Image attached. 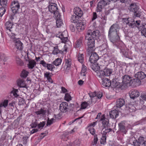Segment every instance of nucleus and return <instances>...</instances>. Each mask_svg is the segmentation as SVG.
Returning <instances> with one entry per match:
<instances>
[{
  "label": "nucleus",
  "instance_id": "obj_43",
  "mask_svg": "<svg viewBox=\"0 0 146 146\" xmlns=\"http://www.w3.org/2000/svg\"><path fill=\"white\" fill-rule=\"evenodd\" d=\"M1 6L6 8L7 4V0H0Z\"/></svg>",
  "mask_w": 146,
  "mask_h": 146
},
{
  "label": "nucleus",
  "instance_id": "obj_62",
  "mask_svg": "<svg viewBox=\"0 0 146 146\" xmlns=\"http://www.w3.org/2000/svg\"><path fill=\"white\" fill-rule=\"evenodd\" d=\"M97 123V121H96L95 122H93L92 123H91L89 124L88 126V127L89 128H94V127L96 124Z\"/></svg>",
  "mask_w": 146,
  "mask_h": 146
},
{
  "label": "nucleus",
  "instance_id": "obj_15",
  "mask_svg": "<svg viewBox=\"0 0 146 146\" xmlns=\"http://www.w3.org/2000/svg\"><path fill=\"white\" fill-rule=\"evenodd\" d=\"M146 75L144 72L142 71H140L137 72L135 74V77L136 78L142 80L145 78Z\"/></svg>",
  "mask_w": 146,
  "mask_h": 146
},
{
  "label": "nucleus",
  "instance_id": "obj_27",
  "mask_svg": "<svg viewBox=\"0 0 146 146\" xmlns=\"http://www.w3.org/2000/svg\"><path fill=\"white\" fill-rule=\"evenodd\" d=\"M140 79L138 78L134 79H132L131 80V85L133 84L135 86H137L140 85L141 84Z\"/></svg>",
  "mask_w": 146,
  "mask_h": 146
},
{
  "label": "nucleus",
  "instance_id": "obj_42",
  "mask_svg": "<svg viewBox=\"0 0 146 146\" xmlns=\"http://www.w3.org/2000/svg\"><path fill=\"white\" fill-rule=\"evenodd\" d=\"M101 18L102 20V23L104 24H106L107 19V17L104 13L102 14L101 15Z\"/></svg>",
  "mask_w": 146,
  "mask_h": 146
},
{
  "label": "nucleus",
  "instance_id": "obj_25",
  "mask_svg": "<svg viewBox=\"0 0 146 146\" xmlns=\"http://www.w3.org/2000/svg\"><path fill=\"white\" fill-rule=\"evenodd\" d=\"M18 86L20 87L27 88L25 82L23 80H19L17 82Z\"/></svg>",
  "mask_w": 146,
  "mask_h": 146
},
{
  "label": "nucleus",
  "instance_id": "obj_38",
  "mask_svg": "<svg viewBox=\"0 0 146 146\" xmlns=\"http://www.w3.org/2000/svg\"><path fill=\"white\" fill-rule=\"evenodd\" d=\"M127 108V110L131 112H133L135 111V108L134 106L132 104H129Z\"/></svg>",
  "mask_w": 146,
  "mask_h": 146
},
{
  "label": "nucleus",
  "instance_id": "obj_37",
  "mask_svg": "<svg viewBox=\"0 0 146 146\" xmlns=\"http://www.w3.org/2000/svg\"><path fill=\"white\" fill-rule=\"evenodd\" d=\"M87 70V67L84 65H82L81 74L82 76H85L86 75V72Z\"/></svg>",
  "mask_w": 146,
  "mask_h": 146
},
{
  "label": "nucleus",
  "instance_id": "obj_30",
  "mask_svg": "<svg viewBox=\"0 0 146 146\" xmlns=\"http://www.w3.org/2000/svg\"><path fill=\"white\" fill-rule=\"evenodd\" d=\"M56 19V25L58 27H60L63 24V22L61 19L60 16L59 18H58L56 16H55Z\"/></svg>",
  "mask_w": 146,
  "mask_h": 146
},
{
  "label": "nucleus",
  "instance_id": "obj_35",
  "mask_svg": "<svg viewBox=\"0 0 146 146\" xmlns=\"http://www.w3.org/2000/svg\"><path fill=\"white\" fill-rule=\"evenodd\" d=\"M62 60L60 58L56 59L53 62V64L56 66H59Z\"/></svg>",
  "mask_w": 146,
  "mask_h": 146
},
{
  "label": "nucleus",
  "instance_id": "obj_8",
  "mask_svg": "<svg viewBox=\"0 0 146 146\" xmlns=\"http://www.w3.org/2000/svg\"><path fill=\"white\" fill-rule=\"evenodd\" d=\"M66 32H64L62 33H60L59 34L57 35L56 36L60 39L62 42L63 43H65L68 40V37L65 34H67Z\"/></svg>",
  "mask_w": 146,
  "mask_h": 146
},
{
  "label": "nucleus",
  "instance_id": "obj_10",
  "mask_svg": "<svg viewBox=\"0 0 146 146\" xmlns=\"http://www.w3.org/2000/svg\"><path fill=\"white\" fill-rule=\"evenodd\" d=\"M111 85L110 86L112 88H117L123 89L121 83H120L116 81L115 80H113L111 82Z\"/></svg>",
  "mask_w": 146,
  "mask_h": 146
},
{
  "label": "nucleus",
  "instance_id": "obj_47",
  "mask_svg": "<svg viewBox=\"0 0 146 146\" xmlns=\"http://www.w3.org/2000/svg\"><path fill=\"white\" fill-rule=\"evenodd\" d=\"M46 68L47 69L49 70H50L51 71H53V69L55 68V67L54 65L51 64H48L46 66Z\"/></svg>",
  "mask_w": 146,
  "mask_h": 146
},
{
  "label": "nucleus",
  "instance_id": "obj_17",
  "mask_svg": "<svg viewBox=\"0 0 146 146\" xmlns=\"http://www.w3.org/2000/svg\"><path fill=\"white\" fill-rule=\"evenodd\" d=\"M139 28V29L141 30V35L146 37V24H143Z\"/></svg>",
  "mask_w": 146,
  "mask_h": 146
},
{
  "label": "nucleus",
  "instance_id": "obj_5",
  "mask_svg": "<svg viewBox=\"0 0 146 146\" xmlns=\"http://www.w3.org/2000/svg\"><path fill=\"white\" fill-rule=\"evenodd\" d=\"M20 7L19 3L17 0H14L12 1L11 5V8L13 13L14 14L16 13Z\"/></svg>",
  "mask_w": 146,
  "mask_h": 146
},
{
  "label": "nucleus",
  "instance_id": "obj_61",
  "mask_svg": "<svg viewBox=\"0 0 146 146\" xmlns=\"http://www.w3.org/2000/svg\"><path fill=\"white\" fill-rule=\"evenodd\" d=\"M51 73L49 72H46V73L44 74V76L45 78H46L47 79L51 77Z\"/></svg>",
  "mask_w": 146,
  "mask_h": 146
},
{
  "label": "nucleus",
  "instance_id": "obj_33",
  "mask_svg": "<svg viewBox=\"0 0 146 146\" xmlns=\"http://www.w3.org/2000/svg\"><path fill=\"white\" fill-rule=\"evenodd\" d=\"M78 61L81 63H82L84 60V55L83 54L79 53L77 56Z\"/></svg>",
  "mask_w": 146,
  "mask_h": 146
},
{
  "label": "nucleus",
  "instance_id": "obj_63",
  "mask_svg": "<svg viewBox=\"0 0 146 146\" xmlns=\"http://www.w3.org/2000/svg\"><path fill=\"white\" fill-rule=\"evenodd\" d=\"M38 124L36 122H33L30 125V126L32 128H35L37 126Z\"/></svg>",
  "mask_w": 146,
  "mask_h": 146
},
{
  "label": "nucleus",
  "instance_id": "obj_24",
  "mask_svg": "<svg viewBox=\"0 0 146 146\" xmlns=\"http://www.w3.org/2000/svg\"><path fill=\"white\" fill-rule=\"evenodd\" d=\"M130 10L131 11H132L135 13V11L138 10L139 8L138 6L136 5L135 4H132L130 6Z\"/></svg>",
  "mask_w": 146,
  "mask_h": 146
},
{
  "label": "nucleus",
  "instance_id": "obj_14",
  "mask_svg": "<svg viewBox=\"0 0 146 146\" xmlns=\"http://www.w3.org/2000/svg\"><path fill=\"white\" fill-rule=\"evenodd\" d=\"M102 80V84L104 87H109L111 85V82L110 80L107 78H104Z\"/></svg>",
  "mask_w": 146,
  "mask_h": 146
},
{
  "label": "nucleus",
  "instance_id": "obj_23",
  "mask_svg": "<svg viewBox=\"0 0 146 146\" xmlns=\"http://www.w3.org/2000/svg\"><path fill=\"white\" fill-rule=\"evenodd\" d=\"M129 28H133L136 27V24L135 23L134 20L133 19H129V23L127 25Z\"/></svg>",
  "mask_w": 146,
  "mask_h": 146
},
{
  "label": "nucleus",
  "instance_id": "obj_51",
  "mask_svg": "<svg viewBox=\"0 0 146 146\" xmlns=\"http://www.w3.org/2000/svg\"><path fill=\"white\" fill-rule=\"evenodd\" d=\"M81 143V141L79 139L76 140L73 144V146H79Z\"/></svg>",
  "mask_w": 146,
  "mask_h": 146
},
{
  "label": "nucleus",
  "instance_id": "obj_9",
  "mask_svg": "<svg viewBox=\"0 0 146 146\" xmlns=\"http://www.w3.org/2000/svg\"><path fill=\"white\" fill-rule=\"evenodd\" d=\"M140 95L139 92L137 90H132L129 93L130 98L133 99L137 98Z\"/></svg>",
  "mask_w": 146,
  "mask_h": 146
},
{
  "label": "nucleus",
  "instance_id": "obj_3",
  "mask_svg": "<svg viewBox=\"0 0 146 146\" xmlns=\"http://www.w3.org/2000/svg\"><path fill=\"white\" fill-rule=\"evenodd\" d=\"M52 5H49L48 9L49 11L54 14V16L59 18L61 15L59 13V10L58 9L57 4L55 3H51Z\"/></svg>",
  "mask_w": 146,
  "mask_h": 146
},
{
  "label": "nucleus",
  "instance_id": "obj_49",
  "mask_svg": "<svg viewBox=\"0 0 146 146\" xmlns=\"http://www.w3.org/2000/svg\"><path fill=\"white\" fill-rule=\"evenodd\" d=\"M11 32V33H8V35L10 37L12 40H13L14 41H16V40L17 39H16L15 37V36L16 35L15 34L12 33V32Z\"/></svg>",
  "mask_w": 146,
  "mask_h": 146
},
{
  "label": "nucleus",
  "instance_id": "obj_40",
  "mask_svg": "<svg viewBox=\"0 0 146 146\" xmlns=\"http://www.w3.org/2000/svg\"><path fill=\"white\" fill-rule=\"evenodd\" d=\"M54 49L52 52L53 54L56 55L59 53H61V51L58 49V46H57L54 47Z\"/></svg>",
  "mask_w": 146,
  "mask_h": 146
},
{
  "label": "nucleus",
  "instance_id": "obj_28",
  "mask_svg": "<svg viewBox=\"0 0 146 146\" xmlns=\"http://www.w3.org/2000/svg\"><path fill=\"white\" fill-rule=\"evenodd\" d=\"M83 39V37H81L76 41V45L75 46V48H78L82 45V42Z\"/></svg>",
  "mask_w": 146,
  "mask_h": 146
},
{
  "label": "nucleus",
  "instance_id": "obj_46",
  "mask_svg": "<svg viewBox=\"0 0 146 146\" xmlns=\"http://www.w3.org/2000/svg\"><path fill=\"white\" fill-rule=\"evenodd\" d=\"M71 62L70 59H66L65 65L66 66L67 68H70L71 66Z\"/></svg>",
  "mask_w": 146,
  "mask_h": 146
},
{
  "label": "nucleus",
  "instance_id": "obj_59",
  "mask_svg": "<svg viewBox=\"0 0 146 146\" xmlns=\"http://www.w3.org/2000/svg\"><path fill=\"white\" fill-rule=\"evenodd\" d=\"M5 57L4 54L0 53V62L5 61Z\"/></svg>",
  "mask_w": 146,
  "mask_h": 146
},
{
  "label": "nucleus",
  "instance_id": "obj_53",
  "mask_svg": "<svg viewBox=\"0 0 146 146\" xmlns=\"http://www.w3.org/2000/svg\"><path fill=\"white\" fill-rule=\"evenodd\" d=\"M88 104L86 102H83L81 104V109H84L88 107Z\"/></svg>",
  "mask_w": 146,
  "mask_h": 146
},
{
  "label": "nucleus",
  "instance_id": "obj_12",
  "mask_svg": "<svg viewBox=\"0 0 146 146\" xmlns=\"http://www.w3.org/2000/svg\"><path fill=\"white\" fill-rule=\"evenodd\" d=\"M74 14L79 17H81L83 15V12L81 9L79 7H76L73 10Z\"/></svg>",
  "mask_w": 146,
  "mask_h": 146
},
{
  "label": "nucleus",
  "instance_id": "obj_29",
  "mask_svg": "<svg viewBox=\"0 0 146 146\" xmlns=\"http://www.w3.org/2000/svg\"><path fill=\"white\" fill-rule=\"evenodd\" d=\"M79 17L76 15H72L71 17L70 21L72 23H77L79 21Z\"/></svg>",
  "mask_w": 146,
  "mask_h": 146
},
{
  "label": "nucleus",
  "instance_id": "obj_45",
  "mask_svg": "<svg viewBox=\"0 0 146 146\" xmlns=\"http://www.w3.org/2000/svg\"><path fill=\"white\" fill-rule=\"evenodd\" d=\"M64 99L67 101L69 102L72 100V97L69 94L66 93L65 94Z\"/></svg>",
  "mask_w": 146,
  "mask_h": 146
},
{
  "label": "nucleus",
  "instance_id": "obj_60",
  "mask_svg": "<svg viewBox=\"0 0 146 146\" xmlns=\"http://www.w3.org/2000/svg\"><path fill=\"white\" fill-rule=\"evenodd\" d=\"M88 130L90 133L93 135H94L95 133V131L94 128H89Z\"/></svg>",
  "mask_w": 146,
  "mask_h": 146
},
{
  "label": "nucleus",
  "instance_id": "obj_11",
  "mask_svg": "<svg viewBox=\"0 0 146 146\" xmlns=\"http://www.w3.org/2000/svg\"><path fill=\"white\" fill-rule=\"evenodd\" d=\"M144 137H140L138 139V140H135L133 142V144L135 146H140V145H143L144 143Z\"/></svg>",
  "mask_w": 146,
  "mask_h": 146
},
{
  "label": "nucleus",
  "instance_id": "obj_39",
  "mask_svg": "<svg viewBox=\"0 0 146 146\" xmlns=\"http://www.w3.org/2000/svg\"><path fill=\"white\" fill-rule=\"evenodd\" d=\"M29 72L27 71L23 70L22 72L21 76L22 78H25L27 76Z\"/></svg>",
  "mask_w": 146,
  "mask_h": 146
},
{
  "label": "nucleus",
  "instance_id": "obj_57",
  "mask_svg": "<svg viewBox=\"0 0 146 146\" xmlns=\"http://www.w3.org/2000/svg\"><path fill=\"white\" fill-rule=\"evenodd\" d=\"M119 48L120 50V52H121L123 54H127V52H126L124 49L125 46L124 45H123V47H121V46H119Z\"/></svg>",
  "mask_w": 146,
  "mask_h": 146
},
{
  "label": "nucleus",
  "instance_id": "obj_55",
  "mask_svg": "<svg viewBox=\"0 0 146 146\" xmlns=\"http://www.w3.org/2000/svg\"><path fill=\"white\" fill-rule=\"evenodd\" d=\"M109 120L108 119H106L102 121V124L104 127H106L108 125Z\"/></svg>",
  "mask_w": 146,
  "mask_h": 146
},
{
  "label": "nucleus",
  "instance_id": "obj_50",
  "mask_svg": "<svg viewBox=\"0 0 146 146\" xmlns=\"http://www.w3.org/2000/svg\"><path fill=\"white\" fill-rule=\"evenodd\" d=\"M45 124V122L42 121L38 124L37 127L38 129H40V130H41V129H42L44 126Z\"/></svg>",
  "mask_w": 146,
  "mask_h": 146
},
{
  "label": "nucleus",
  "instance_id": "obj_20",
  "mask_svg": "<svg viewBox=\"0 0 146 146\" xmlns=\"http://www.w3.org/2000/svg\"><path fill=\"white\" fill-rule=\"evenodd\" d=\"M125 102L124 99L119 98L117 100L116 106L117 108H120L125 104Z\"/></svg>",
  "mask_w": 146,
  "mask_h": 146
},
{
  "label": "nucleus",
  "instance_id": "obj_41",
  "mask_svg": "<svg viewBox=\"0 0 146 146\" xmlns=\"http://www.w3.org/2000/svg\"><path fill=\"white\" fill-rule=\"evenodd\" d=\"M55 119L53 118L50 119L49 117L48 118V120L47 122L46 125L47 126L50 125L53 123L55 122Z\"/></svg>",
  "mask_w": 146,
  "mask_h": 146
},
{
  "label": "nucleus",
  "instance_id": "obj_56",
  "mask_svg": "<svg viewBox=\"0 0 146 146\" xmlns=\"http://www.w3.org/2000/svg\"><path fill=\"white\" fill-rule=\"evenodd\" d=\"M131 19L129 17L126 18H122V20L123 23H125L127 25V23H129V19Z\"/></svg>",
  "mask_w": 146,
  "mask_h": 146
},
{
  "label": "nucleus",
  "instance_id": "obj_21",
  "mask_svg": "<svg viewBox=\"0 0 146 146\" xmlns=\"http://www.w3.org/2000/svg\"><path fill=\"white\" fill-rule=\"evenodd\" d=\"M15 43L17 48L20 50H22L23 49V44L20 40L17 39L15 41Z\"/></svg>",
  "mask_w": 146,
  "mask_h": 146
},
{
  "label": "nucleus",
  "instance_id": "obj_13",
  "mask_svg": "<svg viewBox=\"0 0 146 146\" xmlns=\"http://www.w3.org/2000/svg\"><path fill=\"white\" fill-rule=\"evenodd\" d=\"M118 112L116 110H113L110 111L109 115L111 118H116L118 116Z\"/></svg>",
  "mask_w": 146,
  "mask_h": 146
},
{
  "label": "nucleus",
  "instance_id": "obj_36",
  "mask_svg": "<svg viewBox=\"0 0 146 146\" xmlns=\"http://www.w3.org/2000/svg\"><path fill=\"white\" fill-rule=\"evenodd\" d=\"M46 113V110L42 108H41L40 110L35 112V113L37 115H42L43 116Z\"/></svg>",
  "mask_w": 146,
  "mask_h": 146
},
{
  "label": "nucleus",
  "instance_id": "obj_58",
  "mask_svg": "<svg viewBox=\"0 0 146 146\" xmlns=\"http://www.w3.org/2000/svg\"><path fill=\"white\" fill-rule=\"evenodd\" d=\"M141 12L137 10L134 13V15L136 17H141Z\"/></svg>",
  "mask_w": 146,
  "mask_h": 146
},
{
  "label": "nucleus",
  "instance_id": "obj_22",
  "mask_svg": "<svg viewBox=\"0 0 146 146\" xmlns=\"http://www.w3.org/2000/svg\"><path fill=\"white\" fill-rule=\"evenodd\" d=\"M18 92L17 89H14L10 93V96L13 98H17L19 95L18 94L17 92Z\"/></svg>",
  "mask_w": 146,
  "mask_h": 146
},
{
  "label": "nucleus",
  "instance_id": "obj_18",
  "mask_svg": "<svg viewBox=\"0 0 146 146\" xmlns=\"http://www.w3.org/2000/svg\"><path fill=\"white\" fill-rule=\"evenodd\" d=\"M118 126L119 131L123 134H126L127 130L124 124L120 123L119 124Z\"/></svg>",
  "mask_w": 146,
  "mask_h": 146
},
{
  "label": "nucleus",
  "instance_id": "obj_6",
  "mask_svg": "<svg viewBox=\"0 0 146 146\" xmlns=\"http://www.w3.org/2000/svg\"><path fill=\"white\" fill-rule=\"evenodd\" d=\"M108 1L109 0H102L100 1L98 3L96 11L97 12H100L102 11V9L105 6L109 4Z\"/></svg>",
  "mask_w": 146,
  "mask_h": 146
},
{
  "label": "nucleus",
  "instance_id": "obj_34",
  "mask_svg": "<svg viewBox=\"0 0 146 146\" xmlns=\"http://www.w3.org/2000/svg\"><path fill=\"white\" fill-rule=\"evenodd\" d=\"M140 100L141 103L143 104L144 101H146V94H141L140 98Z\"/></svg>",
  "mask_w": 146,
  "mask_h": 146
},
{
  "label": "nucleus",
  "instance_id": "obj_64",
  "mask_svg": "<svg viewBox=\"0 0 146 146\" xmlns=\"http://www.w3.org/2000/svg\"><path fill=\"white\" fill-rule=\"evenodd\" d=\"M40 64H41L43 66L46 67L48 63H46L44 60H41L40 61Z\"/></svg>",
  "mask_w": 146,
  "mask_h": 146
},
{
  "label": "nucleus",
  "instance_id": "obj_32",
  "mask_svg": "<svg viewBox=\"0 0 146 146\" xmlns=\"http://www.w3.org/2000/svg\"><path fill=\"white\" fill-rule=\"evenodd\" d=\"M100 69L97 70L96 71L97 75L100 78H101V79H103V77L105 76V74L104 70H100Z\"/></svg>",
  "mask_w": 146,
  "mask_h": 146
},
{
  "label": "nucleus",
  "instance_id": "obj_44",
  "mask_svg": "<svg viewBox=\"0 0 146 146\" xmlns=\"http://www.w3.org/2000/svg\"><path fill=\"white\" fill-rule=\"evenodd\" d=\"M106 137L105 135H103L102 137L101 138L100 141V143L101 144L104 145L106 143Z\"/></svg>",
  "mask_w": 146,
  "mask_h": 146
},
{
  "label": "nucleus",
  "instance_id": "obj_54",
  "mask_svg": "<svg viewBox=\"0 0 146 146\" xmlns=\"http://www.w3.org/2000/svg\"><path fill=\"white\" fill-rule=\"evenodd\" d=\"M98 140V139L97 137V135H95L94 136V142L92 143V145H96L97 143Z\"/></svg>",
  "mask_w": 146,
  "mask_h": 146
},
{
  "label": "nucleus",
  "instance_id": "obj_7",
  "mask_svg": "<svg viewBox=\"0 0 146 146\" xmlns=\"http://www.w3.org/2000/svg\"><path fill=\"white\" fill-rule=\"evenodd\" d=\"M59 109L62 112L66 113L68 111L69 109L68 103L66 102H62L60 104Z\"/></svg>",
  "mask_w": 146,
  "mask_h": 146
},
{
  "label": "nucleus",
  "instance_id": "obj_52",
  "mask_svg": "<svg viewBox=\"0 0 146 146\" xmlns=\"http://www.w3.org/2000/svg\"><path fill=\"white\" fill-rule=\"evenodd\" d=\"M6 8L4 7H2L0 8V16L2 17L5 13L6 11Z\"/></svg>",
  "mask_w": 146,
  "mask_h": 146
},
{
  "label": "nucleus",
  "instance_id": "obj_1",
  "mask_svg": "<svg viewBox=\"0 0 146 146\" xmlns=\"http://www.w3.org/2000/svg\"><path fill=\"white\" fill-rule=\"evenodd\" d=\"M100 32L98 31H93L89 30L87 32L85 39L88 40L87 42L88 52H91L89 60L91 63H94L99 59V56L95 52H91L94 50L95 40L99 36Z\"/></svg>",
  "mask_w": 146,
  "mask_h": 146
},
{
  "label": "nucleus",
  "instance_id": "obj_26",
  "mask_svg": "<svg viewBox=\"0 0 146 146\" xmlns=\"http://www.w3.org/2000/svg\"><path fill=\"white\" fill-rule=\"evenodd\" d=\"M85 25L84 23L81 22L78 23L76 25V28L78 29L83 30L84 29Z\"/></svg>",
  "mask_w": 146,
  "mask_h": 146
},
{
  "label": "nucleus",
  "instance_id": "obj_4",
  "mask_svg": "<svg viewBox=\"0 0 146 146\" xmlns=\"http://www.w3.org/2000/svg\"><path fill=\"white\" fill-rule=\"evenodd\" d=\"M122 83H121L123 88H126L128 85L129 86L131 85V80L132 77L127 74L124 75L122 77Z\"/></svg>",
  "mask_w": 146,
  "mask_h": 146
},
{
  "label": "nucleus",
  "instance_id": "obj_2",
  "mask_svg": "<svg viewBox=\"0 0 146 146\" xmlns=\"http://www.w3.org/2000/svg\"><path fill=\"white\" fill-rule=\"evenodd\" d=\"M119 29V25L117 24H114L111 25L108 32L109 37H113L115 41L119 40L120 39L118 31Z\"/></svg>",
  "mask_w": 146,
  "mask_h": 146
},
{
  "label": "nucleus",
  "instance_id": "obj_16",
  "mask_svg": "<svg viewBox=\"0 0 146 146\" xmlns=\"http://www.w3.org/2000/svg\"><path fill=\"white\" fill-rule=\"evenodd\" d=\"M26 61H28L29 62L27 66L29 69H33L36 65V62L34 60L28 59V60H26Z\"/></svg>",
  "mask_w": 146,
  "mask_h": 146
},
{
  "label": "nucleus",
  "instance_id": "obj_19",
  "mask_svg": "<svg viewBox=\"0 0 146 146\" xmlns=\"http://www.w3.org/2000/svg\"><path fill=\"white\" fill-rule=\"evenodd\" d=\"M13 25V23L10 21H8L6 22L5 24V28L6 29L9 31L10 32H12L11 29Z\"/></svg>",
  "mask_w": 146,
  "mask_h": 146
},
{
  "label": "nucleus",
  "instance_id": "obj_31",
  "mask_svg": "<svg viewBox=\"0 0 146 146\" xmlns=\"http://www.w3.org/2000/svg\"><path fill=\"white\" fill-rule=\"evenodd\" d=\"M104 72L105 76H109L112 73V70L111 69L105 68L104 69Z\"/></svg>",
  "mask_w": 146,
  "mask_h": 146
},
{
  "label": "nucleus",
  "instance_id": "obj_48",
  "mask_svg": "<svg viewBox=\"0 0 146 146\" xmlns=\"http://www.w3.org/2000/svg\"><path fill=\"white\" fill-rule=\"evenodd\" d=\"M8 101L7 100H5L3 103H1L0 104V107H2L3 106L5 108L8 106Z\"/></svg>",
  "mask_w": 146,
  "mask_h": 146
}]
</instances>
